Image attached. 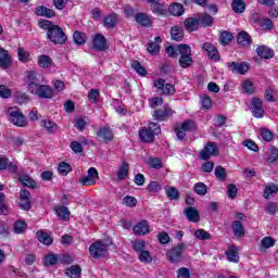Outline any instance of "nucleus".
I'll return each instance as SVG.
<instances>
[{"mask_svg":"<svg viewBox=\"0 0 278 278\" xmlns=\"http://www.w3.org/2000/svg\"><path fill=\"white\" fill-rule=\"evenodd\" d=\"M38 27L46 31L47 40L52 42V45H66L68 36H66V33H64V29H62L60 25L53 24V22L49 20L41 18L38 21Z\"/></svg>","mask_w":278,"mask_h":278,"instance_id":"obj_1","label":"nucleus"},{"mask_svg":"<svg viewBox=\"0 0 278 278\" xmlns=\"http://www.w3.org/2000/svg\"><path fill=\"white\" fill-rule=\"evenodd\" d=\"M160 134H162V127L155 122H150L148 127H141L138 130L139 140L144 144L155 142V136H160Z\"/></svg>","mask_w":278,"mask_h":278,"instance_id":"obj_2","label":"nucleus"},{"mask_svg":"<svg viewBox=\"0 0 278 278\" xmlns=\"http://www.w3.org/2000/svg\"><path fill=\"white\" fill-rule=\"evenodd\" d=\"M178 64L180 68H190L192 64H194V60H192V48L188 43L178 45Z\"/></svg>","mask_w":278,"mask_h":278,"instance_id":"obj_3","label":"nucleus"},{"mask_svg":"<svg viewBox=\"0 0 278 278\" xmlns=\"http://www.w3.org/2000/svg\"><path fill=\"white\" fill-rule=\"evenodd\" d=\"M184 249H186V243L180 242L176 247L169 249L165 253V257L169 264L177 266L184 262Z\"/></svg>","mask_w":278,"mask_h":278,"instance_id":"obj_4","label":"nucleus"},{"mask_svg":"<svg viewBox=\"0 0 278 278\" xmlns=\"http://www.w3.org/2000/svg\"><path fill=\"white\" fill-rule=\"evenodd\" d=\"M89 255L93 260H103L110 255V244H104L103 241L97 240L89 247Z\"/></svg>","mask_w":278,"mask_h":278,"instance_id":"obj_5","label":"nucleus"},{"mask_svg":"<svg viewBox=\"0 0 278 278\" xmlns=\"http://www.w3.org/2000/svg\"><path fill=\"white\" fill-rule=\"evenodd\" d=\"M7 116L12 123V125H15V127H27L28 122L27 117L21 112L18 106H11L7 111Z\"/></svg>","mask_w":278,"mask_h":278,"instance_id":"obj_6","label":"nucleus"},{"mask_svg":"<svg viewBox=\"0 0 278 278\" xmlns=\"http://www.w3.org/2000/svg\"><path fill=\"white\" fill-rule=\"evenodd\" d=\"M154 88H156V92H161L165 97H174L175 92H177L175 85L166 83L164 78L154 80Z\"/></svg>","mask_w":278,"mask_h":278,"instance_id":"obj_7","label":"nucleus"},{"mask_svg":"<svg viewBox=\"0 0 278 278\" xmlns=\"http://www.w3.org/2000/svg\"><path fill=\"white\" fill-rule=\"evenodd\" d=\"M226 66L230 73H235L237 75H247L249 71H251V65L248 62H227Z\"/></svg>","mask_w":278,"mask_h":278,"instance_id":"obj_8","label":"nucleus"},{"mask_svg":"<svg viewBox=\"0 0 278 278\" xmlns=\"http://www.w3.org/2000/svg\"><path fill=\"white\" fill-rule=\"evenodd\" d=\"M250 110L254 118H264L266 111H264V102L257 97H253L250 103Z\"/></svg>","mask_w":278,"mask_h":278,"instance_id":"obj_9","label":"nucleus"},{"mask_svg":"<svg viewBox=\"0 0 278 278\" xmlns=\"http://www.w3.org/2000/svg\"><path fill=\"white\" fill-rule=\"evenodd\" d=\"M30 94H35L39 99H53L55 91L49 85H39L34 90L30 91Z\"/></svg>","mask_w":278,"mask_h":278,"instance_id":"obj_10","label":"nucleus"},{"mask_svg":"<svg viewBox=\"0 0 278 278\" xmlns=\"http://www.w3.org/2000/svg\"><path fill=\"white\" fill-rule=\"evenodd\" d=\"M17 206L24 212H29V210H31V192H29V190L22 189L20 191V202Z\"/></svg>","mask_w":278,"mask_h":278,"instance_id":"obj_11","label":"nucleus"},{"mask_svg":"<svg viewBox=\"0 0 278 278\" xmlns=\"http://www.w3.org/2000/svg\"><path fill=\"white\" fill-rule=\"evenodd\" d=\"M154 121H157V123H163L164 121H168L170 116H173V109L168 105H164L162 109L154 110L153 113Z\"/></svg>","mask_w":278,"mask_h":278,"instance_id":"obj_12","label":"nucleus"},{"mask_svg":"<svg viewBox=\"0 0 278 278\" xmlns=\"http://www.w3.org/2000/svg\"><path fill=\"white\" fill-rule=\"evenodd\" d=\"M202 49L203 51H206L207 58L211 62H220V52L212 42H204Z\"/></svg>","mask_w":278,"mask_h":278,"instance_id":"obj_13","label":"nucleus"},{"mask_svg":"<svg viewBox=\"0 0 278 278\" xmlns=\"http://www.w3.org/2000/svg\"><path fill=\"white\" fill-rule=\"evenodd\" d=\"M219 154L216 142L208 141L204 147V150L200 152V160H210L212 155L217 156Z\"/></svg>","mask_w":278,"mask_h":278,"instance_id":"obj_14","label":"nucleus"},{"mask_svg":"<svg viewBox=\"0 0 278 278\" xmlns=\"http://www.w3.org/2000/svg\"><path fill=\"white\" fill-rule=\"evenodd\" d=\"M91 47L94 51H106L109 49L108 39L102 34H96L91 41Z\"/></svg>","mask_w":278,"mask_h":278,"instance_id":"obj_15","label":"nucleus"},{"mask_svg":"<svg viewBox=\"0 0 278 278\" xmlns=\"http://www.w3.org/2000/svg\"><path fill=\"white\" fill-rule=\"evenodd\" d=\"M97 138L102 142H112L114 140V131L110 126L100 127L97 131Z\"/></svg>","mask_w":278,"mask_h":278,"instance_id":"obj_16","label":"nucleus"},{"mask_svg":"<svg viewBox=\"0 0 278 278\" xmlns=\"http://www.w3.org/2000/svg\"><path fill=\"white\" fill-rule=\"evenodd\" d=\"M150 10L156 16H167L168 14V4L160 2L156 0L153 4L150 5Z\"/></svg>","mask_w":278,"mask_h":278,"instance_id":"obj_17","label":"nucleus"},{"mask_svg":"<svg viewBox=\"0 0 278 278\" xmlns=\"http://www.w3.org/2000/svg\"><path fill=\"white\" fill-rule=\"evenodd\" d=\"M135 21L141 27H153V20H151V16L144 12L135 14Z\"/></svg>","mask_w":278,"mask_h":278,"instance_id":"obj_18","label":"nucleus"},{"mask_svg":"<svg viewBox=\"0 0 278 278\" xmlns=\"http://www.w3.org/2000/svg\"><path fill=\"white\" fill-rule=\"evenodd\" d=\"M27 79V88L28 91L31 92L37 86H40V79H38V74L36 71H28L26 74Z\"/></svg>","mask_w":278,"mask_h":278,"instance_id":"obj_19","label":"nucleus"},{"mask_svg":"<svg viewBox=\"0 0 278 278\" xmlns=\"http://www.w3.org/2000/svg\"><path fill=\"white\" fill-rule=\"evenodd\" d=\"M150 231L151 229L149 228V222L147 219H142L132 227L135 236H147Z\"/></svg>","mask_w":278,"mask_h":278,"instance_id":"obj_20","label":"nucleus"},{"mask_svg":"<svg viewBox=\"0 0 278 278\" xmlns=\"http://www.w3.org/2000/svg\"><path fill=\"white\" fill-rule=\"evenodd\" d=\"M256 55H258L261 60H273V58H275V51L268 46H258L256 48Z\"/></svg>","mask_w":278,"mask_h":278,"instance_id":"obj_21","label":"nucleus"},{"mask_svg":"<svg viewBox=\"0 0 278 278\" xmlns=\"http://www.w3.org/2000/svg\"><path fill=\"white\" fill-rule=\"evenodd\" d=\"M184 214L189 223H199L201 220V214L192 206H188L184 210Z\"/></svg>","mask_w":278,"mask_h":278,"instance_id":"obj_22","label":"nucleus"},{"mask_svg":"<svg viewBox=\"0 0 278 278\" xmlns=\"http://www.w3.org/2000/svg\"><path fill=\"white\" fill-rule=\"evenodd\" d=\"M12 66V56L4 48L0 47V67L1 68H10Z\"/></svg>","mask_w":278,"mask_h":278,"instance_id":"obj_23","label":"nucleus"},{"mask_svg":"<svg viewBox=\"0 0 278 278\" xmlns=\"http://www.w3.org/2000/svg\"><path fill=\"white\" fill-rule=\"evenodd\" d=\"M237 42L240 45V47H251L253 43V38H251V35H249V33L245 30H241L237 36Z\"/></svg>","mask_w":278,"mask_h":278,"instance_id":"obj_24","label":"nucleus"},{"mask_svg":"<svg viewBox=\"0 0 278 278\" xmlns=\"http://www.w3.org/2000/svg\"><path fill=\"white\" fill-rule=\"evenodd\" d=\"M0 170H10V173H16L18 167L7 156H0Z\"/></svg>","mask_w":278,"mask_h":278,"instance_id":"obj_25","label":"nucleus"},{"mask_svg":"<svg viewBox=\"0 0 278 278\" xmlns=\"http://www.w3.org/2000/svg\"><path fill=\"white\" fill-rule=\"evenodd\" d=\"M184 26L186 31H189V34H192V31H199V18L188 17L184 21Z\"/></svg>","mask_w":278,"mask_h":278,"instance_id":"obj_26","label":"nucleus"},{"mask_svg":"<svg viewBox=\"0 0 278 278\" xmlns=\"http://www.w3.org/2000/svg\"><path fill=\"white\" fill-rule=\"evenodd\" d=\"M117 23H118V14L116 13H110L103 18V26L106 27V29H114Z\"/></svg>","mask_w":278,"mask_h":278,"instance_id":"obj_27","label":"nucleus"},{"mask_svg":"<svg viewBox=\"0 0 278 278\" xmlns=\"http://www.w3.org/2000/svg\"><path fill=\"white\" fill-rule=\"evenodd\" d=\"M167 12L172 14V16H184V13L186 12V8L182 7L179 2H173L168 8Z\"/></svg>","mask_w":278,"mask_h":278,"instance_id":"obj_28","label":"nucleus"},{"mask_svg":"<svg viewBox=\"0 0 278 278\" xmlns=\"http://www.w3.org/2000/svg\"><path fill=\"white\" fill-rule=\"evenodd\" d=\"M35 14L36 16H43L46 18H53L55 16V11L45 7V5H39L35 9Z\"/></svg>","mask_w":278,"mask_h":278,"instance_id":"obj_29","label":"nucleus"},{"mask_svg":"<svg viewBox=\"0 0 278 278\" xmlns=\"http://www.w3.org/2000/svg\"><path fill=\"white\" fill-rule=\"evenodd\" d=\"M184 27L176 25L172 26L170 28V38L172 40H175L176 42H181L184 40Z\"/></svg>","mask_w":278,"mask_h":278,"instance_id":"obj_30","label":"nucleus"},{"mask_svg":"<svg viewBox=\"0 0 278 278\" xmlns=\"http://www.w3.org/2000/svg\"><path fill=\"white\" fill-rule=\"evenodd\" d=\"M18 181L22 184V186H25L26 188H31V190H37L38 182L34 180L29 175H23L18 177Z\"/></svg>","mask_w":278,"mask_h":278,"instance_id":"obj_31","label":"nucleus"},{"mask_svg":"<svg viewBox=\"0 0 278 278\" xmlns=\"http://www.w3.org/2000/svg\"><path fill=\"white\" fill-rule=\"evenodd\" d=\"M39 68H51L53 66V59L47 54H41L37 59Z\"/></svg>","mask_w":278,"mask_h":278,"instance_id":"obj_32","label":"nucleus"},{"mask_svg":"<svg viewBox=\"0 0 278 278\" xmlns=\"http://www.w3.org/2000/svg\"><path fill=\"white\" fill-rule=\"evenodd\" d=\"M116 175H117V179H119V181H125V179H127V177H129V163L124 161L121 164Z\"/></svg>","mask_w":278,"mask_h":278,"instance_id":"obj_33","label":"nucleus"},{"mask_svg":"<svg viewBox=\"0 0 278 278\" xmlns=\"http://www.w3.org/2000/svg\"><path fill=\"white\" fill-rule=\"evenodd\" d=\"M231 228H232L235 238H244L245 230H244V226L242 225V222L233 220Z\"/></svg>","mask_w":278,"mask_h":278,"instance_id":"obj_34","label":"nucleus"},{"mask_svg":"<svg viewBox=\"0 0 278 278\" xmlns=\"http://www.w3.org/2000/svg\"><path fill=\"white\" fill-rule=\"evenodd\" d=\"M198 21L202 27H212L214 25V17L207 13H201L198 16Z\"/></svg>","mask_w":278,"mask_h":278,"instance_id":"obj_35","label":"nucleus"},{"mask_svg":"<svg viewBox=\"0 0 278 278\" xmlns=\"http://www.w3.org/2000/svg\"><path fill=\"white\" fill-rule=\"evenodd\" d=\"M233 40V34H231L229 30H223L219 34L218 42L222 45V47H227L231 43Z\"/></svg>","mask_w":278,"mask_h":278,"instance_id":"obj_36","label":"nucleus"},{"mask_svg":"<svg viewBox=\"0 0 278 278\" xmlns=\"http://www.w3.org/2000/svg\"><path fill=\"white\" fill-rule=\"evenodd\" d=\"M256 23L263 31H271V29H275V23H273V20L268 17L257 20Z\"/></svg>","mask_w":278,"mask_h":278,"instance_id":"obj_37","label":"nucleus"},{"mask_svg":"<svg viewBox=\"0 0 278 278\" xmlns=\"http://www.w3.org/2000/svg\"><path fill=\"white\" fill-rule=\"evenodd\" d=\"M54 212L61 220H68L71 218V211L65 205L54 207Z\"/></svg>","mask_w":278,"mask_h":278,"instance_id":"obj_38","label":"nucleus"},{"mask_svg":"<svg viewBox=\"0 0 278 278\" xmlns=\"http://www.w3.org/2000/svg\"><path fill=\"white\" fill-rule=\"evenodd\" d=\"M37 240L38 242H41V244H45L46 247H51V244H53V238H51V235L42 230L37 231Z\"/></svg>","mask_w":278,"mask_h":278,"instance_id":"obj_39","label":"nucleus"},{"mask_svg":"<svg viewBox=\"0 0 278 278\" xmlns=\"http://www.w3.org/2000/svg\"><path fill=\"white\" fill-rule=\"evenodd\" d=\"M230 5L235 14H242L247 10V2L244 0H232Z\"/></svg>","mask_w":278,"mask_h":278,"instance_id":"obj_40","label":"nucleus"},{"mask_svg":"<svg viewBox=\"0 0 278 278\" xmlns=\"http://www.w3.org/2000/svg\"><path fill=\"white\" fill-rule=\"evenodd\" d=\"M241 90L244 94H255V85L253 84V80H243L241 83Z\"/></svg>","mask_w":278,"mask_h":278,"instance_id":"obj_41","label":"nucleus"},{"mask_svg":"<svg viewBox=\"0 0 278 278\" xmlns=\"http://www.w3.org/2000/svg\"><path fill=\"white\" fill-rule=\"evenodd\" d=\"M226 257L229 262H232V264H238V262H240V256H238V248L236 245L230 247L226 252Z\"/></svg>","mask_w":278,"mask_h":278,"instance_id":"obj_42","label":"nucleus"},{"mask_svg":"<svg viewBox=\"0 0 278 278\" xmlns=\"http://www.w3.org/2000/svg\"><path fill=\"white\" fill-rule=\"evenodd\" d=\"M131 70L137 73V75H140V77H147V68L142 66V63L138 60H134L130 64Z\"/></svg>","mask_w":278,"mask_h":278,"instance_id":"obj_43","label":"nucleus"},{"mask_svg":"<svg viewBox=\"0 0 278 278\" xmlns=\"http://www.w3.org/2000/svg\"><path fill=\"white\" fill-rule=\"evenodd\" d=\"M65 275L71 278H80L81 277V266L72 265L65 269Z\"/></svg>","mask_w":278,"mask_h":278,"instance_id":"obj_44","label":"nucleus"},{"mask_svg":"<svg viewBox=\"0 0 278 278\" xmlns=\"http://www.w3.org/2000/svg\"><path fill=\"white\" fill-rule=\"evenodd\" d=\"M60 262V258L58 257V254L55 253H49L46 256H43L42 264L43 266H55Z\"/></svg>","mask_w":278,"mask_h":278,"instance_id":"obj_45","label":"nucleus"},{"mask_svg":"<svg viewBox=\"0 0 278 278\" xmlns=\"http://www.w3.org/2000/svg\"><path fill=\"white\" fill-rule=\"evenodd\" d=\"M278 193V185L275 182L268 184L264 191H263V197L264 199H270V195L277 194Z\"/></svg>","mask_w":278,"mask_h":278,"instance_id":"obj_46","label":"nucleus"},{"mask_svg":"<svg viewBox=\"0 0 278 278\" xmlns=\"http://www.w3.org/2000/svg\"><path fill=\"white\" fill-rule=\"evenodd\" d=\"M41 127H45L48 134H55L58 131V124L51 119H42Z\"/></svg>","mask_w":278,"mask_h":278,"instance_id":"obj_47","label":"nucleus"},{"mask_svg":"<svg viewBox=\"0 0 278 278\" xmlns=\"http://www.w3.org/2000/svg\"><path fill=\"white\" fill-rule=\"evenodd\" d=\"M214 175L217 181H227V169L225 167L217 165Z\"/></svg>","mask_w":278,"mask_h":278,"instance_id":"obj_48","label":"nucleus"},{"mask_svg":"<svg viewBox=\"0 0 278 278\" xmlns=\"http://www.w3.org/2000/svg\"><path fill=\"white\" fill-rule=\"evenodd\" d=\"M180 127L182 128L184 131H197L199 129V126L197 125V122L192 119H186L185 122L181 123Z\"/></svg>","mask_w":278,"mask_h":278,"instance_id":"obj_49","label":"nucleus"},{"mask_svg":"<svg viewBox=\"0 0 278 278\" xmlns=\"http://www.w3.org/2000/svg\"><path fill=\"white\" fill-rule=\"evenodd\" d=\"M58 170H59V174L62 175V177H66L68 173L73 172V167L71 166V164L62 161L59 163Z\"/></svg>","mask_w":278,"mask_h":278,"instance_id":"obj_50","label":"nucleus"},{"mask_svg":"<svg viewBox=\"0 0 278 278\" xmlns=\"http://www.w3.org/2000/svg\"><path fill=\"white\" fill-rule=\"evenodd\" d=\"M165 193L167 195L168 199H170L172 201H179V190L175 187H167L165 189Z\"/></svg>","mask_w":278,"mask_h":278,"instance_id":"obj_51","label":"nucleus"},{"mask_svg":"<svg viewBox=\"0 0 278 278\" xmlns=\"http://www.w3.org/2000/svg\"><path fill=\"white\" fill-rule=\"evenodd\" d=\"M193 191L195 192V194H198L199 197H205V194H207V185L204 182H197L193 186Z\"/></svg>","mask_w":278,"mask_h":278,"instance_id":"obj_52","label":"nucleus"},{"mask_svg":"<svg viewBox=\"0 0 278 278\" xmlns=\"http://www.w3.org/2000/svg\"><path fill=\"white\" fill-rule=\"evenodd\" d=\"M194 236L198 240H202V241L212 240V235L203 228L195 230Z\"/></svg>","mask_w":278,"mask_h":278,"instance_id":"obj_53","label":"nucleus"},{"mask_svg":"<svg viewBox=\"0 0 278 278\" xmlns=\"http://www.w3.org/2000/svg\"><path fill=\"white\" fill-rule=\"evenodd\" d=\"M261 137L265 142H273L275 140V132H273L268 128H262L261 129Z\"/></svg>","mask_w":278,"mask_h":278,"instance_id":"obj_54","label":"nucleus"},{"mask_svg":"<svg viewBox=\"0 0 278 278\" xmlns=\"http://www.w3.org/2000/svg\"><path fill=\"white\" fill-rule=\"evenodd\" d=\"M73 39L76 45H86V33L76 30L73 34Z\"/></svg>","mask_w":278,"mask_h":278,"instance_id":"obj_55","label":"nucleus"},{"mask_svg":"<svg viewBox=\"0 0 278 278\" xmlns=\"http://www.w3.org/2000/svg\"><path fill=\"white\" fill-rule=\"evenodd\" d=\"M139 261L143 264H151V262H153V256H151V252L149 250H144L139 252Z\"/></svg>","mask_w":278,"mask_h":278,"instance_id":"obj_56","label":"nucleus"},{"mask_svg":"<svg viewBox=\"0 0 278 278\" xmlns=\"http://www.w3.org/2000/svg\"><path fill=\"white\" fill-rule=\"evenodd\" d=\"M146 190H148V192L156 194V192H160L162 190V185H160V182L155 180H152L148 184Z\"/></svg>","mask_w":278,"mask_h":278,"instance_id":"obj_57","label":"nucleus"},{"mask_svg":"<svg viewBox=\"0 0 278 278\" xmlns=\"http://www.w3.org/2000/svg\"><path fill=\"white\" fill-rule=\"evenodd\" d=\"M200 103L203 110H212V98H210V96H202L200 99Z\"/></svg>","mask_w":278,"mask_h":278,"instance_id":"obj_58","label":"nucleus"},{"mask_svg":"<svg viewBox=\"0 0 278 278\" xmlns=\"http://www.w3.org/2000/svg\"><path fill=\"white\" fill-rule=\"evenodd\" d=\"M0 99H12V89L5 85H0Z\"/></svg>","mask_w":278,"mask_h":278,"instance_id":"obj_59","label":"nucleus"},{"mask_svg":"<svg viewBox=\"0 0 278 278\" xmlns=\"http://www.w3.org/2000/svg\"><path fill=\"white\" fill-rule=\"evenodd\" d=\"M13 229H14L15 233H24L25 229H27V223H25L23 220H17V222H15Z\"/></svg>","mask_w":278,"mask_h":278,"instance_id":"obj_60","label":"nucleus"},{"mask_svg":"<svg viewBox=\"0 0 278 278\" xmlns=\"http://www.w3.org/2000/svg\"><path fill=\"white\" fill-rule=\"evenodd\" d=\"M160 49H161V47L156 42H153V41L149 42L148 47H147V51L151 55H157L160 53Z\"/></svg>","mask_w":278,"mask_h":278,"instance_id":"obj_61","label":"nucleus"},{"mask_svg":"<svg viewBox=\"0 0 278 278\" xmlns=\"http://www.w3.org/2000/svg\"><path fill=\"white\" fill-rule=\"evenodd\" d=\"M156 239L160 244H168V242H170V236H168V232L166 231L159 232Z\"/></svg>","mask_w":278,"mask_h":278,"instance_id":"obj_62","label":"nucleus"},{"mask_svg":"<svg viewBox=\"0 0 278 278\" xmlns=\"http://www.w3.org/2000/svg\"><path fill=\"white\" fill-rule=\"evenodd\" d=\"M17 55H18L20 62L29 61V53L23 47L17 48Z\"/></svg>","mask_w":278,"mask_h":278,"instance_id":"obj_63","label":"nucleus"},{"mask_svg":"<svg viewBox=\"0 0 278 278\" xmlns=\"http://www.w3.org/2000/svg\"><path fill=\"white\" fill-rule=\"evenodd\" d=\"M177 278H190V268L180 267L176 270Z\"/></svg>","mask_w":278,"mask_h":278,"instance_id":"obj_64","label":"nucleus"}]
</instances>
